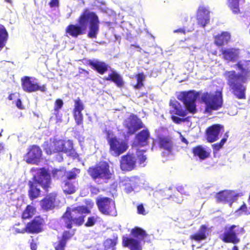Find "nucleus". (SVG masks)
Listing matches in <instances>:
<instances>
[{"label": "nucleus", "instance_id": "f257e3e1", "mask_svg": "<svg viewBox=\"0 0 250 250\" xmlns=\"http://www.w3.org/2000/svg\"><path fill=\"white\" fill-rule=\"evenodd\" d=\"M90 213V209L85 206H79L72 209L67 207L61 217L64 227L69 230H64L57 240L53 243L55 250H65L67 243L74 236L75 229H71L73 224L76 226H82L84 221L83 214Z\"/></svg>", "mask_w": 250, "mask_h": 250}, {"label": "nucleus", "instance_id": "f03ea898", "mask_svg": "<svg viewBox=\"0 0 250 250\" xmlns=\"http://www.w3.org/2000/svg\"><path fill=\"white\" fill-rule=\"evenodd\" d=\"M244 62L238 61L235 65L241 73L232 70L226 71L223 74L230 91L238 99H246L247 88L244 84L250 78V60L244 61Z\"/></svg>", "mask_w": 250, "mask_h": 250}, {"label": "nucleus", "instance_id": "7ed1b4c3", "mask_svg": "<svg viewBox=\"0 0 250 250\" xmlns=\"http://www.w3.org/2000/svg\"><path fill=\"white\" fill-rule=\"evenodd\" d=\"M80 170L74 168L70 171L64 169H54L52 171L53 177L62 180V188L65 194H71L76 191V188L72 182L77 177Z\"/></svg>", "mask_w": 250, "mask_h": 250}, {"label": "nucleus", "instance_id": "20e7f679", "mask_svg": "<svg viewBox=\"0 0 250 250\" xmlns=\"http://www.w3.org/2000/svg\"><path fill=\"white\" fill-rule=\"evenodd\" d=\"M88 21L89 31L87 33V36L91 39L96 38L99 29L98 17L94 12H90L88 9H85L79 17L78 22L81 26L84 27L86 30Z\"/></svg>", "mask_w": 250, "mask_h": 250}, {"label": "nucleus", "instance_id": "39448f33", "mask_svg": "<svg viewBox=\"0 0 250 250\" xmlns=\"http://www.w3.org/2000/svg\"><path fill=\"white\" fill-rule=\"evenodd\" d=\"M87 172L94 181L103 180L107 183L109 181L114 179V173L110 171L109 165L106 161H101L90 167L87 169Z\"/></svg>", "mask_w": 250, "mask_h": 250}, {"label": "nucleus", "instance_id": "423d86ee", "mask_svg": "<svg viewBox=\"0 0 250 250\" xmlns=\"http://www.w3.org/2000/svg\"><path fill=\"white\" fill-rule=\"evenodd\" d=\"M130 235L134 238L123 237V246L128 248L130 250H142L141 241L148 236L146 231L140 227H135L131 229Z\"/></svg>", "mask_w": 250, "mask_h": 250}, {"label": "nucleus", "instance_id": "0eeeda50", "mask_svg": "<svg viewBox=\"0 0 250 250\" xmlns=\"http://www.w3.org/2000/svg\"><path fill=\"white\" fill-rule=\"evenodd\" d=\"M201 100L205 105V111L210 113L212 110H217L223 106V95L221 91H216L214 94L208 92L204 93Z\"/></svg>", "mask_w": 250, "mask_h": 250}, {"label": "nucleus", "instance_id": "6e6552de", "mask_svg": "<svg viewBox=\"0 0 250 250\" xmlns=\"http://www.w3.org/2000/svg\"><path fill=\"white\" fill-rule=\"evenodd\" d=\"M245 229L239 226L232 225L225 228L224 232L219 236V238L224 243L236 244L240 242L238 235L243 234Z\"/></svg>", "mask_w": 250, "mask_h": 250}, {"label": "nucleus", "instance_id": "1a4fd4ad", "mask_svg": "<svg viewBox=\"0 0 250 250\" xmlns=\"http://www.w3.org/2000/svg\"><path fill=\"white\" fill-rule=\"evenodd\" d=\"M96 203L102 214L108 216L117 215L115 204L112 199L107 197H100L96 200Z\"/></svg>", "mask_w": 250, "mask_h": 250}, {"label": "nucleus", "instance_id": "9d476101", "mask_svg": "<svg viewBox=\"0 0 250 250\" xmlns=\"http://www.w3.org/2000/svg\"><path fill=\"white\" fill-rule=\"evenodd\" d=\"M108 145L109 152L112 156L114 157L119 156L125 152L128 147L126 141L116 136H114L110 139Z\"/></svg>", "mask_w": 250, "mask_h": 250}, {"label": "nucleus", "instance_id": "9b49d317", "mask_svg": "<svg viewBox=\"0 0 250 250\" xmlns=\"http://www.w3.org/2000/svg\"><path fill=\"white\" fill-rule=\"evenodd\" d=\"M124 126L127 129L129 135L134 134L138 130L145 128L142 121L134 114H131L124 122Z\"/></svg>", "mask_w": 250, "mask_h": 250}, {"label": "nucleus", "instance_id": "f8f14e48", "mask_svg": "<svg viewBox=\"0 0 250 250\" xmlns=\"http://www.w3.org/2000/svg\"><path fill=\"white\" fill-rule=\"evenodd\" d=\"M42 152L40 147L33 145L29 146L23 160L29 164L38 165L42 159Z\"/></svg>", "mask_w": 250, "mask_h": 250}, {"label": "nucleus", "instance_id": "ddd939ff", "mask_svg": "<svg viewBox=\"0 0 250 250\" xmlns=\"http://www.w3.org/2000/svg\"><path fill=\"white\" fill-rule=\"evenodd\" d=\"M198 94L194 91H184L181 92L182 99L187 111L192 114H195L197 111L196 101Z\"/></svg>", "mask_w": 250, "mask_h": 250}, {"label": "nucleus", "instance_id": "4468645a", "mask_svg": "<svg viewBox=\"0 0 250 250\" xmlns=\"http://www.w3.org/2000/svg\"><path fill=\"white\" fill-rule=\"evenodd\" d=\"M29 76H24L21 78V87L24 91L32 93L40 91L42 92L46 91V84L39 85L38 83L31 80Z\"/></svg>", "mask_w": 250, "mask_h": 250}, {"label": "nucleus", "instance_id": "2eb2a0df", "mask_svg": "<svg viewBox=\"0 0 250 250\" xmlns=\"http://www.w3.org/2000/svg\"><path fill=\"white\" fill-rule=\"evenodd\" d=\"M45 224L44 219L41 216L35 217L26 225L27 233L29 234H38L43 230Z\"/></svg>", "mask_w": 250, "mask_h": 250}, {"label": "nucleus", "instance_id": "dca6fc26", "mask_svg": "<svg viewBox=\"0 0 250 250\" xmlns=\"http://www.w3.org/2000/svg\"><path fill=\"white\" fill-rule=\"evenodd\" d=\"M32 180L40 185L43 189L47 191L51 183V176L47 170L42 167L37 176H34Z\"/></svg>", "mask_w": 250, "mask_h": 250}, {"label": "nucleus", "instance_id": "f3484780", "mask_svg": "<svg viewBox=\"0 0 250 250\" xmlns=\"http://www.w3.org/2000/svg\"><path fill=\"white\" fill-rule=\"evenodd\" d=\"M210 11L208 6L200 5L196 13V19L199 25L204 27L209 22Z\"/></svg>", "mask_w": 250, "mask_h": 250}, {"label": "nucleus", "instance_id": "a211bd4d", "mask_svg": "<svg viewBox=\"0 0 250 250\" xmlns=\"http://www.w3.org/2000/svg\"><path fill=\"white\" fill-rule=\"evenodd\" d=\"M84 108L83 103L79 97L74 100V106L72 110L73 116L76 124L77 125H81L83 127V116L82 111Z\"/></svg>", "mask_w": 250, "mask_h": 250}, {"label": "nucleus", "instance_id": "6ab92c4d", "mask_svg": "<svg viewBox=\"0 0 250 250\" xmlns=\"http://www.w3.org/2000/svg\"><path fill=\"white\" fill-rule=\"evenodd\" d=\"M136 159L133 155L127 153L122 156L120 162V167L123 171H130L136 167Z\"/></svg>", "mask_w": 250, "mask_h": 250}, {"label": "nucleus", "instance_id": "aec40b11", "mask_svg": "<svg viewBox=\"0 0 250 250\" xmlns=\"http://www.w3.org/2000/svg\"><path fill=\"white\" fill-rule=\"evenodd\" d=\"M60 140L50 139L44 142L42 146L45 152L47 155H52L61 152Z\"/></svg>", "mask_w": 250, "mask_h": 250}, {"label": "nucleus", "instance_id": "412c9836", "mask_svg": "<svg viewBox=\"0 0 250 250\" xmlns=\"http://www.w3.org/2000/svg\"><path fill=\"white\" fill-rule=\"evenodd\" d=\"M224 129L223 125L214 124L208 127L206 130V138L208 143H213L219 139L221 130Z\"/></svg>", "mask_w": 250, "mask_h": 250}, {"label": "nucleus", "instance_id": "4be33fe9", "mask_svg": "<svg viewBox=\"0 0 250 250\" xmlns=\"http://www.w3.org/2000/svg\"><path fill=\"white\" fill-rule=\"evenodd\" d=\"M150 137V133L147 128H145L135 136V142L138 146L143 147L148 145L149 139Z\"/></svg>", "mask_w": 250, "mask_h": 250}, {"label": "nucleus", "instance_id": "5701e85b", "mask_svg": "<svg viewBox=\"0 0 250 250\" xmlns=\"http://www.w3.org/2000/svg\"><path fill=\"white\" fill-rule=\"evenodd\" d=\"M86 64L90 66L92 69L101 75H103L106 73L109 67L108 64L105 62L98 60H88L86 61Z\"/></svg>", "mask_w": 250, "mask_h": 250}, {"label": "nucleus", "instance_id": "b1692460", "mask_svg": "<svg viewBox=\"0 0 250 250\" xmlns=\"http://www.w3.org/2000/svg\"><path fill=\"white\" fill-rule=\"evenodd\" d=\"M238 49L229 48L222 49L221 52L223 55L222 58L229 62H235L239 58V51Z\"/></svg>", "mask_w": 250, "mask_h": 250}, {"label": "nucleus", "instance_id": "393cba45", "mask_svg": "<svg viewBox=\"0 0 250 250\" xmlns=\"http://www.w3.org/2000/svg\"><path fill=\"white\" fill-rule=\"evenodd\" d=\"M159 147L170 152L173 148V142L171 137L166 136H159L157 138Z\"/></svg>", "mask_w": 250, "mask_h": 250}, {"label": "nucleus", "instance_id": "a878e982", "mask_svg": "<svg viewBox=\"0 0 250 250\" xmlns=\"http://www.w3.org/2000/svg\"><path fill=\"white\" fill-rule=\"evenodd\" d=\"M56 195L53 194L47 195L41 201V206L42 209L48 211L53 209L55 207Z\"/></svg>", "mask_w": 250, "mask_h": 250}, {"label": "nucleus", "instance_id": "bb28decb", "mask_svg": "<svg viewBox=\"0 0 250 250\" xmlns=\"http://www.w3.org/2000/svg\"><path fill=\"white\" fill-rule=\"evenodd\" d=\"M85 31V27L80 24H70L65 28V33L73 38L84 34Z\"/></svg>", "mask_w": 250, "mask_h": 250}, {"label": "nucleus", "instance_id": "cd10ccee", "mask_svg": "<svg viewBox=\"0 0 250 250\" xmlns=\"http://www.w3.org/2000/svg\"><path fill=\"white\" fill-rule=\"evenodd\" d=\"M209 229L206 225L200 226L198 231L194 233L190 236V239L192 241H195L200 242L207 239Z\"/></svg>", "mask_w": 250, "mask_h": 250}, {"label": "nucleus", "instance_id": "c85d7f7f", "mask_svg": "<svg viewBox=\"0 0 250 250\" xmlns=\"http://www.w3.org/2000/svg\"><path fill=\"white\" fill-rule=\"evenodd\" d=\"M104 80L114 83L119 88L123 87L125 84L122 77L116 71H112L107 77H105Z\"/></svg>", "mask_w": 250, "mask_h": 250}, {"label": "nucleus", "instance_id": "c756f323", "mask_svg": "<svg viewBox=\"0 0 250 250\" xmlns=\"http://www.w3.org/2000/svg\"><path fill=\"white\" fill-rule=\"evenodd\" d=\"M192 153L194 156L198 157L200 160H204L209 157L210 152L208 151L201 145H198L192 148Z\"/></svg>", "mask_w": 250, "mask_h": 250}, {"label": "nucleus", "instance_id": "7c9ffc66", "mask_svg": "<svg viewBox=\"0 0 250 250\" xmlns=\"http://www.w3.org/2000/svg\"><path fill=\"white\" fill-rule=\"evenodd\" d=\"M230 37L229 33L223 31L214 37V44L218 46H223L229 42Z\"/></svg>", "mask_w": 250, "mask_h": 250}, {"label": "nucleus", "instance_id": "2f4dec72", "mask_svg": "<svg viewBox=\"0 0 250 250\" xmlns=\"http://www.w3.org/2000/svg\"><path fill=\"white\" fill-rule=\"evenodd\" d=\"M29 190L28 191V196L30 200H33L40 196L41 190L37 188V184L32 180L28 183Z\"/></svg>", "mask_w": 250, "mask_h": 250}, {"label": "nucleus", "instance_id": "473e14b6", "mask_svg": "<svg viewBox=\"0 0 250 250\" xmlns=\"http://www.w3.org/2000/svg\"><path fill=\"white\" fill-rule=\"evenodd\" d=\"M169 105L173 108L170 110L169 113L171 114H175L179 116L185 117L187 115V112L181 107V105L178 102H170Z\"/></svg>", "mask_w": 250, "mask_h": 250}, {"label": "nucleus", "instance_id": "72a5a7b5", "mask_svg": "<svg viewBox=\"0 0 250 250\" xmlns=\"http://www.w3.org/2000/svg\"><path fill=\"white\" fill-rule=\"evenodd\" d=\"M8 38V34L5 27L0 25V50L3 48Z\"/></svg>", "mask_w": 250, "mask_h": 250}, {"label": "nucleus", "instance_id": "f704fd0d", "mask_svg": "<svg viewBox=\"0 0 250 250\" xmlns=\"http://www.w3.org/2000/svg\"><path fill=\"white\" fill-rule=\"evenodd\" d=\"M61 152L64 153L71 152L73 149V144L71 140H60Z\"/></svg>", "mask_w": 250, "mask_h": 250}, {"label": "nucleus", "instance_id": "c9c22d12", "mask_svg": "<svg viewBox=\"0 0 250 250\" xmlns=\"http://www.w3.org/2000/svg\"><path fill=\"white\" fill-rule=\"evenodd\" d=\"M36 212V208L33 206L28 205L23 211L21 217L23 219L31 218Z\"/></svg>", "mask_w": 250, "mask_h": 250}, {"label": "nucleus", "instance_id": "e433bc0d", "mask_svg": "<svg viewBox=\"0 0 250 250\" xmlns=\"http://www.w3.org/2000/svg\"><path fill=\"white\" fill-rule=\"evenodd\" d=\"M118 240V238L117 236L114 237L113 239L108 238L106 239L104 243V249L105 250H115Z\"/></svg>", "mask_w": 250, "mask_h": 250}, {"label": "nucleus", "instance_id": "4c0bfd02", "mask_svg": "<svg viewBox=\"0 0 250 250\" xmlns=\"http://www.w3.org/2000/svg\"><path fill=\"white\" fill-rule=\"evenodd\" d=\"M240 0H228V5L234 14H240L239 1Z\"/></svg>", "mask_w": 250, "mask_h": 250}, {"label": "nucleus", "instance_id": "58836bf2", "mask_svg": "<svg viewBox=\"0 0 250 250\" xmlns=\"http://www.w3.org/2000/svg\"><path fill=\"white\" fill-rule=\"evenodd\" d=\"M229 197V193L226 191H221L216 195V201L218 203L227 202Z\"/></svg>", "mask_w": 250, "mask_h": 250}, {"label": "nucleus", "instance_id": "ea45409f", "mask_svg": "<svg viewBox=\"0 0 250 250\" xmlns=\"http://www.w3.org/2000/svg\"><path fill=\"white\" fill-rule=\"evenodd\" d=\"M64 103L62 99L60 98L57 99L54 102V114L56 117L59 115L60 110L62 108Z\"/></svg>", "mask_w": 250, "mask_h": 250}, {"label": "nucleus", "instance_id": "a19ab883", "mask_svg": "<svg viewBox=\"0 0 250 250\" xmlns=\"http://www.w3.org/2000/svg\"><path fill=\"white\" fill-rule=\"evenodd\" d=\"M136 79L137 81V83L135 85H134V88L135 89H140L144 86L143 82L145 80V76L143 72L139 73L136 76Z\"/></svg>", "mask_w": 250, "mask_h": 250}, {"label": "nucleus", "instance_id": "79ce46f5", "mask_svg": "<svg viewBox=\"0 0 250 250\" xmlns=\"http://www.w3.org/2000/svg\"><path fill=\"white\" fill-rule=\"evenodd\" d=\"M239 216L243 214L248 215L250 214V209L248 208L246 204L244 203L235 211Z\"/></svg>", "mask_w": 250, "mask_h": 250}, {"label": "nucleus", "instance_id": "37998d69", "mask_svg": "<svg viewBox=\"0 0 250 250\" xmlns=\"http://www.w3.org/2000/svg\"><path fill=\"white\" fill-rule=\"evenodd\" d=\"M20 224L19 223L14 225L12 228V233L14 234H17L18 233H27L26 229V226L25 227L20 228Z\"/></svg>", "mask_w": 250, "mask_h": 250}, {"label": "nucleus", "instance_id": "c03bdc74", "mask_svg": "<svg viewBox=\"0 0 250 250\" xmlns=\"http://www.w3.org/2000/svg\"><path fill=\"white\" fill-rule=\"evenodd\" d=\"M99 219V217L98 216H90L88 218L84 225L86 227H91L96 224Z\"/></svg>", "mask_w": 250, "mask_h": 250}, {"label": "nucleus", "instance_id": "a18cd8bd", "mask_svg": "<svg viewBox=\"0 0 250 250\" xmlns=\"http://www.w3.org/2000/svg\"><path fill=\"white\" fill-rule=\"evenodd\" d=\"M171 119L174 123L177 124H180L182 122H185L188 121V118H181L174 115L171 116Z\"/></svg>", "mask_w": 250, "mask_h": 250}, {"label": "nucleus", "instance_id": "49530a36", "mask_svg": "<svg viewBox=\"0 0 250 250\" xmlns=\"http://www.w3.org/2000/svg\"><path fill=\"white\" fill-rule=\"evenodd\" d=\"M137 213L139 214H142L143 215H145L146 214V212L145 209L144 207V206L142 204H140L137 206Z\"/></svg>", "mask_w": 250, "mask_h": 250}, {"label": "nucleus", "instance_id": "de8ad7c7", "mask_svg": "<svg viewBox=\"0 0 250 250\" xmlns=\"http://www.w3.org/2000/svg\"><path fill=\"white\" fill-rule=\"evenodd\" d=\"M212 147L213 149V153H216L219 150H220L222 147L223 146L221 145L219 143H215L212 145Z\"/></svg>", "mask_w": 250, "mask_h": 250}, {"label": "nucleus", "instance_id": "09e8293b", "mask_svg": "<svg viewBox=\"0 0 250 250\" xmlns=\"http://www.w3.org/2000/svg\"><path fill=\"white\" fill-rule=\"evenodd\" d=\"M49 5L51 8L59 7V0H51L49 3Z\"/></svg>", "mask_w": 250, "mask_h": 250}, {"label": "nucleus", "instance_id": "8fccbe9b", "mask_svg": "<svg viewBox=\"0 0 250 250\" xmlns=\"http://www.w3.org/2000/svg\"><path fill=\"white\" fill-rule=\"evenodd\" d=\"M104 132L106 134V139L107 140L108 144H109V141L113 137H111V136L113 135V133L112 131L107 130H105Z\"/></svg>", "mask_w": 250, "mask_h": 250}, {"label": "nucleus", "instance_id": "3c124183", "mask_svg": "<svg viewBox=\"0 0 250 250\" xmlns=\"http://www.w3.org/2000/svg\"><path fill=\"white\" fill-rule=\"evenodd\" d=\"M30 248L31 250H37V245L34 239H32L30 243Z\"/></svg>", "mask_w": 250, "mask_h": 250}, {"label": "nucleus", "instance_id": "603ef678", "mask_svg": "<svg viewBox=\"0 0 250 250\" xmlns=\"http://www.w3.org/2000/svg\"><path fill=\"white\" fill-rule=\"evenodd\" d=\"M138 157L139 162L140 164L144 163L146 159V155H145L144 154H141V155H139L138 156Z\"/></svg>", "mask_w": 250, "mask_h": 250}, {"label": "nucleus", "instance_id": "864d4df0", "mask_svg": "<svg viewBox=\"0 0 250 250\" xmlns=\"http://www.w3.org/2000/svg\"><path fill=\"white\" fill-rule=\"evenodd\" d=\"M16 105L17 107L20 109H23L24 108L21 101L20 99H17L16 101Z\"/></svg>", "mask_w": 250, "mask_h": 250}, {"label": "nucleus", "instance_id": "5fc2aeb1", "mask_svg": "<svg viewBox=\"0 0 250 250\" xmlns=\"http://www.w3.org/2000/svg\"><path fill=\"white\" fill-rule=\"evenodd\" d=\"M173 32L175 33H180L184 35L186 34V33L185 27H184L183 28H181L174 30L173 31Z\"/></svg>", "mask_w": 250, "mask_h": 250}, {"label": "nucleus", "instance_id": "6e6d98bb", "mask_svg": "<svg viewBox=\"0 0 250 250\" xmlns=\"http://www.w3.org/2000/svg\"><path fill=\"white\" fill-rule=\"evenodd\" d=\"M17 94H19L17 93H12L10 94L8 97V99L9 101H12V100H13L14 99H15L16 97Z\"/></svg>", "mask_w": 250, "mask_h": 250}, {"label": "nucleus", "instance_id": "4d7b16f0", "mask_svg": "<svg viewBox=\"0 0 250 250\" xmlns=\"http://www.w3.org/2000/svg\"><path fill=\"white\" fill-rule=\"evenodd\" d=\"M181 140L182 142L185 143L186 145H188V140L182 135L180 136Z\"/></svg>", "mask_w": 250, "mask_h": 250}, {"label": "nucleus", "instance_id": "13d9d810", "mask_svg": "<svg viewBox=\"0 0 250 250\" xmlns=\"http://www.w3.org/2000/svg\"><path fill=\"white\" fill-rule=\"evenodd\" d=\"M131 46H133L136 48H137L138 49V51L140 52H142V49L140 47V46L139 45H137V44H131L130 45Z\"/></svg>", "mask_w": 250, "mask_h": 250}, {"label": "nucleus", "instance_id": "bf43d9fd", "mask_svg": "<svg viewBox=\"0 0 250 250\" xmlns=\"http://www.w3.org/2000/svg\"><path fill=\"white\" fill-rule=\"evenodd\" d=\"M227 138H222L221 141L219 142V143L221 144V145L223 146L225 144V143L227 142Z\"/></svg>", "mask_w": 250, "mask_h": 250}, {"label": "nucleus", "instance_id": "052dcab7", "mask_svg": "<svg viewBox=\"0 0 250 250\" xmlns=\"http://www.w3.org/2000/svg\"><path fill=\"white\" fill-rule=\"evenodd\" d=\"M188 21V16H185L182 19V23H184L185 22H187Z\"/></svg>", "mask_w": 250, "mask_h": 250}, {"label": "nucleus", "instance_id": "680f3d73", "mask_svg": "<svg viewBox=\"0 0 250 250\" xmlns=\"http://www.w3.org/2000/svg\"><path fill=\"white\" fill-rule=\"evenodd\" d=\"M232 250H239L237 246L234 245L232 248Z\"/></svg>", "mask_w": 250, "mask_h": 250}, {"label": "nucleus", "instance_id": "e2e57ef3", "mask_svg": "<svg viewBox=\"0 0 250 250\" xmlns=\"http://www.w3.org/2000/svg\"><path fill=\"white\" fill-rule=\"evenodd\" d=\"M3 146L2 143H0V152L3 149Z\"/></svg>", "mask_w": 250, "mask_h": 250}, {"label": "nucleus", "instance_id": "0e129e2a", "mask_svg": "<svg viewBox=\"0 0 250 250\" xmlns=\"http://www.w3.org/2000/svg\"><path fill=\"white\" fill-rule=\"evenodd\" d=\"M5 1H6L7 2H8L10 4H12V0H5Z\"/></svg>", "mask_w": 250, "mask_h": 250}, {"label": "nucleus", "instance_id": "69168bd1", "mask_svg": "<svg viewBox=\"0 0 250 250\" xmlns=\"http://www.w3.org/2000/svg\"><path fill=\"white\" fill-rule=\"evenodd\" d=\"M145 95H146V94H145V93H142L141 94V95H140V97H143V96H145Z\"/></svg>", "mask_w": 250, "mask_h": 250}, {"label": "nucleus", "instance_id": "338daca9", "mask_svg": "<svg viewBox=\"0 0 250 250\" xmlns=\"http://www.w3.org/2000/svg\"><path fill=\"white\" fill-rule=\"evenodd\" d=\"M249 198L250 199V195H249Z\"/></svg>", "mask_w": 250, "mask_h": 250}, {"label": "nucleus", "instance_id": "774afa93", "mask_svg": "<svg viewBox=\"0 0 250 250\" xmlns=\"http://www.w3.org/2000/svg\"><path fill=\"white\" fill-rule=\"evenodd\" d=\"M1 133H0V136H1Z\"/></svg>", "mask_w": 250, "mask_h": 250}]
</instances>
